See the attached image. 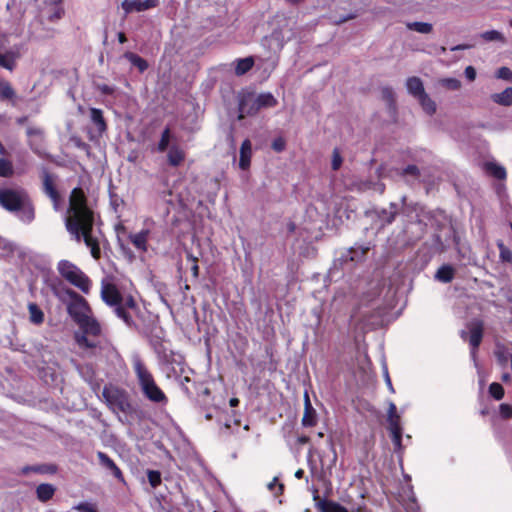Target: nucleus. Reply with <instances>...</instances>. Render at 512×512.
<instances>
[{"mask_svg": "<svg viewBox=\"0 0 512 512\" xmlns=\"http://www.w3.org/2000/svg\"><path fill=\"white\" fill-rule=\"evenodd\" d=\"M94 212L88 207L86 196L81 188H74L69 197V207L65 217V226L72 238L83 239L95 259L100 257V247L93 232Z\"/></svg>", "mask_w": 512, "mask_h": 512, "instance_id": "1", "label": "nucleus"}, {"mask_svg": "<svg viewBox=\"0 0 512 512\" xmlns=\"http://www.w3.org/2000/svg\"><path fill=\"white\" fill-rule=\"evenodd\" d=\"M0 207L16 214L20 221L30 224L35 219V207L29 193L20 186L0 187Z\"/></svg>", "mask_w": 512, "mask_h": 512, "instance_id": "2", "label": "nucleus"}, {"mask_svg": "<svg viewBox=\"0 0 512 512\" xmlns=\"http://www.w3.org/2000/svg\"><path fill=\"white\" fill-rule=\"evenodd\" d=\"M132 368L135 388L143 398L159 407L166 406L169 402L168 397L157 384L147 364L138 355L132 358Z\"/></svg>", "mask_w": 512, "mask_h": 512, "instance_id": "3", "label": "nucleus"}, {"mask_svg": "<svg viewBox=\"0 0 512 512\" xmlns=\"http://www.w3.org/2000/svg\"><path fill=\"white\" fill-rule=\"evenodd\" d=\"M57 271L63 279L78 288L82 293L88 294L92 287L89 277L74 263L68 260H60Z\"/></svg>", "mask_w": 512, "mask_h": 512, "instance_id": "4", "label": "nucleus"}, {"mask_svg": "<svg viewBox=\"0 0 512 512\" xmlns=\"http://www.w3.org/2000/svg\"><path fill=\"white\" fill-rule=\"evenodd\" d=\"M81 333L75 334V339L80 348L94 349L97 347V341L89 337H97L101 333V327L98 321L91 315L86 317L83 322H78Z\"/></svg>", "mask_w": 512, "mask_h": 512, "instance_id": "5", "label": "nucleus"}, {"mask_svg": "<svg viewBox=\"0 0 512 512\" xmlns=\"http://www.w3.org/2000/svg\"><path fill=\"white\" fill-rule=\"evenodd\" d=\"M101 298L109 306L114 308L116 315L128 323V313L123 305V297L117 286L109 281H102Z\"/></svg>", "mask_w": 512, "mask_h": 512, "instance_id": "6", "label": "nucleus"}, {"mask_svg": "<svg viewBox=\"0 0 512 512\" xmlns=\"http://www.w3.org/2000/svg\"><path fill=\"white\" fill-rule=\"evenodd\" d=\"M406 88L408 93L417 99L425 113L428 115H433L436 112V103L425 92L423 82L419 77H409L406 80Z\"/></svg>", "mask_w": 512, "mask_h": 512, "instance_id": "7", "label": "nucleus"}, {"mask_svg": "<svg viewBox=\"0 0 512 512\" xmlns=\"http://www.w3.org/2000/svg\"><path fill=\"white\" fill-rule=\"evenodd\" d=\"M66 294L70 298V302L67 305L68 314L76 323L83 322L86 317L91 315L88 302L72 289H67Z\"/></svg>", "mask_w": 512, "mask_h": 512, "instance_id": "8", "label": "nucleus"}, {"mask_svg": "<svg viewBox=\"0 0 512 512\" xmlns=\"http://www.w3.org/2000/svg\"><path fill=\"white\" fill-rule=\"evenodd\" d=\"M277 104V99L269 92L261 93L256 96L251 106H249V100L244 99L241 101L239 106V118L242 119L244 114L252 115L257 113L262 108L274 107Z\"/></svg>", "mask_w": 512, "mask_h": 512, "instance_id": "9", "label": "nucleus"}, {"mask_svg": "<svg viewBox=\"0 0 512 512\" xmlns=\"http://www.w3.org/2000/svg\"><path fill=\"white\" fill-rule=\"evenodd\" d=\"M110 205L115 214L117 215V218L119 219L117 223H115L114 228L116 232V236L118 239V242L123 250H125V241L127 238L126 235V227H125V221L121 220L120 217L122 213L125 211L126 204L124 200L119 197L117 194L110 192Z\"/></svg>", "mask_w": 512, "mask_h": 512, "instance_id": "10", "label": "nucleus"}, {"mask_svg": "<svg viewBox=\"0 0 512 512\" xmlns=\"http://www.w3.org/2000/svg\"><path fill=\"white\" fill-rule=\"evenodd\" d=\"M368 249V247L360 245L351 247L349 250L343 253L341 257L335 260L331 273H334L338 265L344 266L346 269H350L352 267V263L359 262L364 258Z\"/></svg>", "mask_w": 512, "mask_h": 512, "instance_id": "11", "label": "nucleus"}, {"mask_svg": "<svg viewBox=\"0 0 512 512\" xmlns=\"http://www.w3.org/2000/svg\"><path fill=\"white\" fill-rule=\"evenodd\" d=\"M56 177L49 173L47 170H44L42 173V190L43 193L50 198L53 204V208L55 211H59L61 209V196L57 190L55 184Z\"/></svg>", "mask_w": 512, "mask_h": 512, "instance_id": "12", "label": "nucleus"}, {"mask_svg": "<svg viewBox=\"0 0 512 512\" xmlns=\"http://www.w3.org/2000/svg\"><path fill=\"white\" fill-rule=\"evenodd\" d=\"M483 337V324L480 321H474L469 325V343L472 347L471 358L477 367L476 351L479 347Z\"/></svg>", "mask_w": 512, "mask_h": 512, "instance_id": "13", "label": "nucleus"}, {"mask_svg": "<svg viewBox=\"0 0 512 512\" xmlns=\"http://www.w3.org/2000/svg\"><path fill=\"white\" fill-rule=\"evenodd\" d=\"M387 422L395 450H400L402 439L401 417L398 414L393 418H387Z\"/></svg>", "mask_w": 512, "mask_h": 512, "instance_id": "14", "label": "nucleus"}, {"mask_svg": "<svg viewBox=\"0 0 512 512\" xmlns=\"http://www.w3.org/2000/svg\"><path fill=\"white\" fill-rule=\"evenodd\" d=\"M97 457L101 466L110 472L114 477L119 479L122 483L125 484L124 476L118 466L114 463V461L104 452H98Z\"/></svg>", "mask_w": 512, "mask_h": 512, "instance_id": "15", "label": "nucleus"}, {"mask_svg": "<svg viewBox=\"0 0 512 512\" xmlns=\"http://www.w3.org/2000/svg\"><path fill=\"white\" fill-rule=\"evenodd\" d=\"M301 422L304 427H313L317 423L316 411L311 404L307 392L304 394V414Z\"/></svg>", "mask_w": 512, "mask_h": 512, "instance_id": "16", "label": "nucleus"}, {"mask_svg": "<svg viewBox=\"0 0 512 512\" xmlns=\"http://www.w3.org/2000/svg\"><path fill=\"white\" fill-rule=\"evenodd\" d=\"M20 58V51L18 48H12L5 53L0 52V66L12 71L16 66V60Z\"/></svg>", "mask_w": 512, "mask_h": 512, "instance_id": "17", "label": "nucleus"}, {"mask_svg": "<svg viewBox=\"0 0 512 512\" xmlns=\"http://www.w3.org/2000/svg\"><path fill=\"white\" fill-rule=\"evenodd\" d=\"M252 156V145L250 140L246 139L242 142L240 147V159H239V167L242 170H246L250 166Z\"/></svg>", "mask_w": 512, "mask_h": 512, "instance_id": "18", "label": "nucleus"}, {"mask_svg": "<svg viewBox=\"0 0 512 512\" xmlns=\"http://www.w3.org/2000/svg\"><path fill=\"white\" fill-rule=\"evenodd\" d=\"M57 471V467L53 464H40V465H32V466H24L21 469L22 475H28L31 472L38 474H54Z\"/></svg>", "mask_w": 512, "mask_h": 512, "instance_id": "19", "label": "nucleus"}, {"mask_svg": "<svg viewBox=\"0 0 512 512\" xmlns=\"http://www.w3.org/2000/svg\"><path fill=\"white\" fill-rule=\"evenodd\" d=\"M56 488L54 485L49 483H43L37 486L36 496L41 502H47L54 496Z\"/></svg>", "mask_w": 512, "mask_h": 512, "instance_id": "20", "label": "nucleus"}, {"mask_svg": "<svg viewBox=\"0 0 512 512\" xmlns=\"http://www.w3.org/2000/svg\"><path fill=\"white\" fill-rule=\"evenodd\" d=\"M90 119L99 134H102L106 130V123L103 117L102 110L97 108H91Z\"/></svg>", "mask_w": 512, "mask_h": 512, "instance_id": "21", "label": "nucleus"}, {"mask_svg": "<svg viewBox=\"0 0 512 512\" xmlns=\"http://www.w3.org/2000/svg\"><path fill=\"white\" fill-rule=\"evenodd\" d=\"M491 99L494 103L502 106H511L512 105V88L507 87L500 93H495L491 95Z\"/></svg>", "mask_w": 512, "mask_h": 512, "instance_id": "22", "label": "nucleus"}, {"mask_svg": "<svg viewBox=\"0 0 512 512\" xmlns=\"http://www.w3.org/2000/svg\"><path fill=\"white\" fill-rule=\"evenodd\" d=\"M479 37L485 42H498L506 44L507 40L504 34L498 30H488L479 34Z\"/></svg>", "mask_w": 512, "mask_h": 512, "instance_id": "23", "label": "nucleus"}, {"mask_svg": "<svg viewBox=\"0 0 512 512\" xmlns=\"http://www.w3.org/2000/svg\"><path fill=\"white\" fill-rule=\"evenodd\" d=\"M455 274V269L450 265L441 266L436 274L435 278L443 283H449L453 280Z\"/></svg>", "mask_w": 512, "mask_h": 512, "instance_id": "24", "label": "nucleus"}, {"mask_svg": "<svg viewBox=\"0 0 512 512\" xmlns=\"http://www.w3.org/2000/svg\"><path fill=\"white\" fill-rule=\"evenodd\" d=\"M16 97L15 90L6 80H0V101H13Z\"/></svg>", "mask_w": 512, "mask_h": 512, "instance_id": "25", "label": "nucleus"}, {"mask_svg": "<svg viewBox=\"0 0 512 512\" xmlns=\"http://www.w3.org/2000/svg\"><path fill=\"white\" fill-rule=\"evenodd\" d=\"M167 157L170 165L178 166L184 160V152L179 147L172 146Z\"/></svg>", "mask_w": 512, "mask_h": 512, "instance_id": "26", "label": "nucleus"}, {"mask_svg": "<svg viewBox=\"0 0 512 512\" xmlns=\"http://www.w3.org/2000/svg\"><path fill=\"white\" fill-rule=\"evenodd\" d=\"M253 65H254V60L252 57L238 59L236 61V66H235L236 75L241 76V75L245 74L253 67Z\"/></svg>", "mask_w": 512, "mask_h": 512, "instance_id": "27", "label": "nucleus"}, {"mask_svg": "<svg viewBox=\"0 0 512 512\" xmlns=\"http://www.w3.org/2000/svg\"><path fill=\"white\" fill-rule=\"evenodd\" d=\"M158 0H130V11H144L155 7Z\"/></svg>", "mask_w": 512, "mask_h": 512, "instance_id": "28", "label": "nucleus"}, {"mask_svg": "<svg viewBox=\"0 0 512 512\" xmlns=\"http://www.w3.org/2000/svg\"><path fill=\"white\" fill-rule=\"evenodd\" d=\"M149 235V230L144 229L136 234L132 239L133 245L140 251H146V243Z\"/></svg>", "mask_w": 512, "mask_h": 512, "instance_id": "29", "label": "nucleus"}, {"mask_svg": "<svg viewBox=\"0 0 512 512\" xmlns=\"http://www.w3.org/2000/svg\"><path fill=\"white\" fill-rule=\"evenodd\" d=\"M407 29L416 31L421 34H429L433 30V26L427 22H408L406 24Z\"/></svg>", "mask_w": 512, "mask_h": 512, "instance_id": "30", "label": "nucleus"}, {"mask_svg": "<svg viewBox=\"0 0 512 512\" xmlns=\"http://www.w3.org/2000/svg\"><path fill=\"white\" fill-rule=\"evenodd\" d=\"M28 310L30 314V320L32 323L41 324L44 321V314L35 303H30L28 305Z\"/></svg>", "mask_w": 512, "mask_h": 512, "instance_id": "31", "label": "nucleus"}, {"mask_svg": "<svg viewBox=\"0 0 512 512\" xmlns=\"http://www.w3.org/2000/svg\"><path fill=\"white\" fill-rule=\"evenodd\" d=\"M396 213H397V206L395 204H390L388 209H383L379 213V219L383 223L389 224L394 220Z\"/></svg>", "mask_w": 512, "mask_h": 512, "instance_id": "32", "label": "nucleus"}, {"mask_svg": "<svg viewBox=\"0 0 512 512\" xmlns=\"http://www.w3.org/2000/svg\"><path fill=\"white\" fill-rule=\"evenodd\" d=\"M486 169L488 173H490L497 179L502 180L506 178V170L501 165H498L496 163H487Z\"/></svg>", "mask_w": 512, "mask_h": 512, "instance_id": "33", "label": "nucleus"}, {"mask_svg": "<svg viewBox=\"0 0 512 512\" xmlns=\"http://www.w3.org/2000/svg\"><path fill=\"white\" fill-rule=\"evenodd\" d=\"M26 135L28 138H38L40 142L44 140V131L40 127L28 126L26 128Z\"/></svg>", "mask_w": 512, "mask_h": 512, "instance_id": "34", "label": "nucleus"}, {"mask_svg": "<svg viewBox=\"0 0 512 512\" xmlns=\"http://www.w3.org/2000/svg\"><path fill=\"white\" fill-rule=\"evenodd\" d=\"M130 64L135 66L139 70V72H144L148 67L147 62L144 59H142L141 57H139L135 54H131V53H130Z\"/></svg>", "mask_w": 512, "mask_h": 512, "instance_id": "35", "label": "nucleus"}, {"mask_svg": "<svg viewBox=\"0 0 512 512\" xmlns=\"http://www.w3.org/2000/svg\"><path fill=\"white\" fill-rule=\"evenodd\" d=\"M489 393L496 400H501L504 396V389L499 383L493 382L489 386Z\"/></svg>", "mask_w": 512, "mask_h": 512, "instance_id": "36", "label": "nucleus"}, {"mask_svg": "<svg viewBox=\"0 0 512 512\" xmlns=\"http://www.w3.org/2000/svg\"><path fill=\"white\" fill-rule=\"evenodd\" d=\"M439 83L449 90H458L461 87V82L456 78H443Z\"/></svg>", "mask_w": 512, "mask_h": 512, "instance_id": "37", "label": "nucleus"}, {"mask_svg": "<svg viewBox=\"0 0 512 512\" xmlns=\"http://www.w3.org/2000/svg\"><path fill=\"white\" fill-rule=\"evenodd\" d=\"M13 174V167L10 161L0 158V176L8 177Z\"/></svg>", "mask_w": 512, "mask_h": 512, "instance_id": "38", "label": "nucleus"}, {"mask_svg": "<svg viewBox=\"0 0 512 512\" xmlns=\"http://www.w3.org/2000/svg\"><path fill=\"white\" fill-rule=\"evenodd\" d=\"M29 146L39 156L45 155V149L43 147V142H40L38 138H29Z\"/></svg>", "mask_w": 512, "mask_h": 512, "instance_id": "39", "label": "nucleus"}, {"mask_svg": "<svg viewBox=\"0 0 512 512\" xmlns=\"http://www.w3.org/2000/svg\"><path fill=\"white\" fill-rule=\"evenodd\" d=\"M171 139L170 130L165 129L162 133L161 139L158 143V150L160 152L165 151L168 148L169 142Z\"/></svg>", "mask_w": 512, "mask_h": 512, "instance_id": "40", "label": "nucleus"}, {"mask_svg": "<svg viewBox=\"0 0 512 512\" xmlns=\"http://www.w3.org/2000/svg\"><path fill=\"white\" fill-rule=\"evenodd\" d=\"M496 77L498 79H502V80H505V81H512V71L508 67H505V66L500 67L496 71Z\"/></svg>", "mask_w": 512, "mask_h": 512, "instance_id": "41", "label": "nucleus"}, {"mask_svg": "<svg viewBox=\"0 0 512 512\" xmlns=\"http://www.w3.org/2000/svg\"><path fill=\"white\" fill-rule=\"evenodd\" d=\"M496 358L501 366H506L508 360H510V355L507 354L504 348H499L495 352Z\"/></svg>", "mask_w": 512, "mask_h": 512, "instance_id": "42", "label": "nucleus"}, {"mask_svg": "<svg viewBox=\"0 0 512 512\" xmlns=\"http://www.w3.org/2000/svg\"><path fill=\"white\" fill-rule=\"evenodd\" d=\"M148 480L150 485L155 488L161 482V474L158 471H149L148 472Z\"/></svg>", "mask_w": 512, "mask_h": 512, "instance_id": "43", "label": "nucleus"}, {"mask_svg": "<svg viewBox=\"0 0 512 512\" xmlns=\"http://www.w3.org/2000/svg\"><path fill=\"white\" fill-rule=\"evenodd\" d=\"M267 488L275 494L282 493L283 484L278 483V478L274 477L273 480L267 485Z\"/></svg>", "mask_w": 512, "mask_h": 512, "instance_id": "44", "label": "nucleus"}, {"mask_svg": "<svg viewBox=\"0 0 512 512\" xmlns=\"http://www.w3.org/2000/svg\"><path fill=\"white\" fill-rule=\"evenodd\" d=\"M342 164V157L337 149L333 150L332 155V168L333 170H338Z\"/></svg>", "mask_w": 512, "mask_h": 512, "instance_id": "45", "label": "nucleus"}, {"mask_svg": "<svg viewBox=\"0 0 512 512\" xmlns=\"http://www.w3.org/2000/svg\"><path fill=\"white\" fill-rule=\"evenodd\" d=\"M285 146H286V142H285L284 138H282V137H278V138L274 139L272 142V148L276 152L283 151L285 149Z\"/></svg>", "mask_w": 512, "mask_h": 512, "instance_id": "46", "label": "nucleus"}, {"mask_svg": "<svg viewBox=\"0 0 512 512\" xmlns=\"http://www.w3.org/2000/svg\"><path fill=\"white\" fill-rule=\"evenodd\" d=\"M500 414L503 418L509 419L512 417V406L506 403L500 405Z\"/></svg>", "mask_w": 512, "mask_h": 512, "instance_id": "47", "label": "nucleus"}, {"mask_svg": "<svg viewBox=\"0 0 512 512\" xmlns=\"http://www.w3.org/2000/svg\"><path fill=\"white\" fill-rule=\"evenodd\" d=\"M419 174V170L415 165H409L403 170L404 176H411L413 178H416Z\"/></svg>", "mask_w": 512, "mask_h": 512, "instance_id": "48", "label": "nucleus"}, {"mask_svg": "<svg viewBox=\"0 0 512 512\" xmlns=\"http://www.w3.org/2000/svg\"><path fill=\"white\" fill-rule=\"evenodd\" d=\"M188 260H190L192 262V267H191V271H192V274L193 276L196 278L198 277V274H199V267L197 265V258L192 256L191 254L188 255Z\"/></svg>", "mask_w": 512, "mask_h": 512, "instance_id": "49", "label": "nucleus"}, {"mask_svg": "<svg viewBox=\"0 0 512 512\" xmlns=\"http://www.w3.org/2000/svg\"><path fill=\"white\" fill-rule=\"evenodd\" d=\"M464 74L469 81H474L476 78V70L473 66H467L464 70Z\"/></svg>", "mask_w": 512, "mask_h": 512, "instance_id": "50", "label": "nucleus"}, {"mask_svg": "<svg viewBox=\"0 0 512 512\" xmlns=\"http://www.w3.org/2000/svg\"><path fill=\"white\" fill-rule=\"evenodd\" d=\"M75 509L80 512H97L95 508L88 503H80L75 507Z\"/></svg>", "mask_w": 512, "mask_h": 512, "instance_id": "51", "label": "nucleus"}, {"mask_svg": "<svg viewBox=\"0 0 512 512\" xmlns=\"http://www.w3.org/2000/svg\"><path fill=\"white\" fill-rule=\"evenodd\" d=\"M98 90L105 95H110L114 92V88L106 84H98Z\"/></svg>", "mask_w": 512, "mask_h": 512, "instance_id": "52", "label": "nucleus"}, {"mask_svg": "<svg viewBox=\"0 0 512 512\" xmlns=\"http://www.w3.org/2000/svg\"><path fill=\"white\" fill-rule=\"evenodd\" d=\"M398 415L396 405L393 402H389L387 418H393Z\"/></svg>", "mask_w": 512, "mask_h": 512, "instance_id": "53", "label": "nucleus"}, {"mask_svg": "<svg viewBox=\"0 0 512 512\" xmlns=\"http://www.w3.org/2000/svg\"><path fill=\"white\" fill-rule=\"evenodd\" d=\"M501 258L508 262L512 261V253L508 249L502 247Z\"/></svg>", "mask_w": 512, "mask_h": 512, "instance_id": "54", "label": "nucleus"}, {"mask_svg": "<svg viewBox=\"0 0 512 512\" xmlns=\"http://www.w3.org/2000/svg\"><path fill=\"white\" fill-rule=\"evenodd\" d=\"M0 249L12 250V245L5 238L0 236Z\"/></svg>", "mask_w": 512, "mask_h": 512, "instance_id": "55", "label": "nucleus"}, {"mask_svg": "<svg viewBox=\"0 0 512 512\" xmlns=\"http://www.w3.org/2000/svg\"><path fill=\"white\" fill-rule=\"evenodd\" d=\"M472 46L469 44H459L451 48V51H458V50H467L470 49Z\"/></svg>", "mask_w": 512, "mask_h": 512, "instance_id": "56", "label": "nucleus"}, {"mask_svg": "<svg viewBox=\"0 0 512 512\" xmlns=\"http://www.w3.org/2000/svg\"><path fill=\"white\" fill-rule=\"evenodd\" d=\"M355 17H356V14H348L347 16L340 18V19H339V20H337L336 22H337V23H343V22H345V21H347V20H350V19H353V18H355Z\"/></svg>", "mask_w": 512, "mask_h": 512, "instance_id": "57", "label": "nucleus"}, {"mask_svg": "<svg viewBox=\"0 0 512 512\" xmlns=\"http://www.w3.org/2000/svg\"><path fill=\"white\" fill-rule=\"evenodd\" d=\"M117 37H118L119 43L122 44V43L126 42V34H125V32H123V31L118 32L117 33Z\"/></svg>", "mask_w": 512, "mask_h": 512, "instance_id": "58", "label": "nucleus"}, {"mask_svg": "<svg viewBox=\"0 0 512 512\" xmlns=\"http://www.w3.org/2000/svg\"><path fill=\"white\" fill-rule=\"evenodd\" d=\"M27 121H28V117L27 116H22V117H19V118L16 119V123L18 125H24Z\"/></svg>", "mask_w": 512, "mask_h": 512, "instance_id": "59", "label": "nucleus"}, {"mask_svg": "<svg viewBox=\"0 0 512 512\" xmlns=\"http://www.w3.org/2000/svg\"><path fill=\"white\" fill-rule=\"evenodd\" d=\"M125 15H128V0H123L121 3Z\"/></svg>", "mask_w": 512, "mask_h": 512, "instance_id": "60", "label": "nucleus"}, {"mask_svg": "<svg viewBox=\"0 0 512 512\" xmlns=\"http://www.w3.org/2000/svg\"><path fill=\"white\" fill-rule=\"evenodd\" d=\"M385 375H386V383H387V386H388L389 390L391 392H394V389H393V386H392V383H391V380H390V377H389L388 373L386 372Z\"/></svg>", "mask_w": 512, "mask_h": 512, "instance_id": "61", "label": "nucleus"}, {"mask_svg": "<svg viewBox=\"0 0 512 512\" xmlns=\"http://www.w3.org/2000/svg\"><path fill=\"white\" fill-rule=\"evenodd\" d=\"M229 404H230L231 407H236L239 404V399L238 398H231L230 401H229Z\"/></svg>", "mask_w": 512, "mask_h": 512, "instance_id": "62", "label": "nucleus"}, {"mask_svg": "<svg viewBox=\"0 0 512 512\" xmlns=\"http://www.w3.org/2000/svg\"><path fill=\"white\" fill-rule=\"evenodd\" d=\"M304 475V471L302 469H298L296 472H295V477L297 479H301Z\"/></svg>", "mask_w": 512, "mask_h": 512, "instance_id": "63", "label": "nucleus"}, {"mask_svg": "<svg viewBox=\"0 0 512 512\" xmlns=\"http://www.w3.org/2000/svg\"><path fill=\"white\" fill-rule=\"evenodd\" d=\"M501 378H502V381L508 382L511 379V376L509 373H504Z\"/></svg>", "mask_w": 512, "mask_h": 512, "instance_id": "64", "label": "nucleus"}]
</instances>
